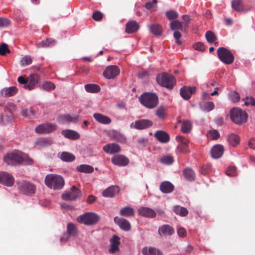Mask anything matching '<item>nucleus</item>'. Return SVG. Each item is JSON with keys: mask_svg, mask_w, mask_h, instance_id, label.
Here are the masks:
<instances>
[{"mask_svg": "<svg viewBox=\"0 0 255 255\" xmlns=\"http://www.w3.org/2000/svg\"><path fill=\"white\" fill-rule=\"evenodd\" d=\"M3 161L6 164L15 166L22 164L23 162L27 160L28 164H31L32 161L29 159L27 156L18 150H14L7 152L3 157Z\"/></svg>", "mask_w": 255, "mask_h": 255, "instance_id": "nucleus-1", "label": "nucleus"}, {"mask_svg": "<svg viewBox=\"0 0 255 255\" xmlns=\"http://www.w3.org/2000/svg\"><path fill=\"white\" fill-rule=\"evenodd\" d=\"M44 182L48 188L55 190L62 189L65 184L63 178L61 176L55 174L47 175Z\"/></svg>", "mask_w": 255, "mask_h": 255, "instance_id": "nucleus-2", "label": "nucleus"}, {"mask_svg": "<svg viewBox=\"0 0 255 255\" xmlns=\"http://www.w3.org/2000/svg\"><path fill=\"white\" fill-rule=\"evenodd\" d=\"M140 103L145 107L152 109L157 107L158 104V97L153 93L145 92L141 94L138 98Z\"/></svg>", "mask_w": 255, "mask_h": 255, "instance_id": "nucleus-3", "label": "nucleus"}, {"mask_svg": "<svg viewBox=\"0 0 255 255\" xmlns=\"http://www.w3.org/2000/svg\"><path fill=\"white\" fill-rule=\"evenodd\" d=\"M156 81L160 86L170 90L173 89L176 84V80L174 76L167 73H162L157 75Z\"/></svg>", "mask_w": 255, "mask_h": 255, "instance_id": "nucleus-4", "label": "nucleus"}, {"mask_svg": "<svg viewBox=\"0 0 255 255\" xmlns=\"http://www.w3.org/2000/svg\"><path fill=\"white\" fill-rule=\"evenodd\" d=\"M230 117L232 121L238 125H242L247 121L248 114L242 109L234 108L230 111Z\"/></svg>", "mask_w": 255, "mask_h": 255, "instance_id": "nucleus-5", "label": "nucleus"}, {"mask_svg": "<svg viewBox=\"0 0 255 255\" xmlns=\"http://www.w3.org/2000/svg\"><path fill=\"white\" fill-rule=\"evenodd\" d=\"M99 216L92 212L85 213L77 217V221L86 225H91L97 223L99 220Z\"/></svg>", "mask_w": 255, "mask_h": 255, "instance_id": "nucleus-6", "label": "nucleus"}, {"mask_svg": "<svg viewBox=\"0 0 255 255\" xmlns=\"http://www.w3.org/2000/svg\"><path fill=\"white\" fill-rule=\"evenodd\" d=\"M217 55L219 59L226 64H231L234 60L233 53L225 47H220L217 50Z\"/></svg>", "mask_w": 255, "mask_h": 255, "instance_id": "nucleus-7", "label": "nucleus"}, {"mask_svg": "<svg viewBox=\"0 0 255 255\" xmlns=\"http://www.w3.org/2000/svg\"><path fill=\"white\" fill-rule=\"evenodd\" d=\"M81 196V191L75 186H73L69 191L62 195V199L66 201H74L80 198Z\"/></svg>", "mask_w": 255, "mask_h": 255, "instance_id": "nucleus-8", "label": "nucleus"}, {"mask_svg": "<svg viewBox=\"0 0 255 255\" xmlns=\"http://www.w3.org/2000/svg\"><path fill=\"white\" fill-rule=\"evenodd\" d=\"M57 128L56 124L45 123L40 124L35 128V131L39 134H48L55 130Z\"/></svg>", "mask_w": 255, "mask_h": 255, "instance_id": "nucleus-9", "label": "nucleus"}, {"mask_svg": "<svg viewBox=\"0 0 255 255\" xmlns=\"http://www.w3.org/2000/svg\"><path fill=\"white\" fill-rule=\"evenodd\" d=\"M120 69L116 65H110L108 66L103 72V76L108 79L115 78L119 74Z\"/></svg>", "mask_w": 255, "mask_h": 255, "instance_id": "nucleus-10", "label": "nucleus"}, {"mask_svg": "<svg viewBox=\"0 0 255 255\" xmlns=\"http://www.w3.org/2000/svg\"><path fill=\"white\" fill-rule=\"evenodd\" d=\"M14 182V178L12 175L6 172H0V183L7 186H12Z\"/></svg>", "mask_w": 255, "mask_h": 255, "instance_id": "nucleus-11", "label": "nucleus"}, {"mask_svg": "<svg viewBox=\"0 0 255 255\" xmlns=\"http://www.w3.org/2000/svg\"><path fill=\"white\" fill-rule=\"evenodd\" d=\"M18 189L24 194L30 195L35 193L36 187L33 184L29 182H23L18 186Z\"/></svg>", "mask_w": 255, "mask_h": 255, "instance_id": "nucleus-12", "label": "nucleus"}, {"mask_svg": "<svg viewBox=\"0 0 255 255\" xmlns=\"http://www.w3.org/2000/svg\"><path fill=\"white\" fill-rule=\"evenodd\" d=\"M111 161L114 165L119 166H125L129 163V159L125 155L121 154L114 156Z\"/></svg>", "mask_w": 255, "mask_h": 255, "instance_id": "nucleus-13", "label": "nucleus"}, {"mask_svg": "<svg viewBox=\"0 0 255 255\" xmlns=\"http://www.w3.org/2000/svg\"><path fill=\"white\" fill-rule=\"evenodd\" d=\"M79 121L80 117L78 115H71L69 114L61 115L57 119V121L60 123H64L65 122L77 123Z\"/></svg>", "mask_w": 255, "mask_h": 255, "instance_id": "nucleus-14", "label": "nucleus"}, {"mask_svg": "<svg viewBox=\"0 0 255 255\" xmlns=\"http://www.w3.org/2000/svg\"><path fill=\"white\" fill-rule=\"evenodd\" d=\"M114 221L122 230L125 231H129L131 229L130 223L125 218L115 217L114 218Z\"/></svg>", "mask_w": 255, "mask_h": 255, "instance_id": "nucleus-15", "label": "nucleus"}, {"mask_svg": "<svg viewBox=\"0 0 255 255\" xmlns=\"http://www.w3.org/2000/svg\"><path fill=\"white\" fill-rule=\"evenodd\" d=\"M175 233L174 228L168 224L160 226L158 230V233L160 236H171Z\"/></svg>", "mask_w": 255, "mask_h": 255, "instance_id": "nucleus-16", "label": "nucleus"}, {"mask_svg": "<svg viewBox=\"0 0 255 255\" xmlns=\"http://www.w3.org/2000/svg\"><path fill=\"white\" fill-rule=\"evenodd\" d=\"M196 88L195 87L184 86L181 88L180 91L181 96L186 100H189L191 95L196 92Z\"/></svg>", "mask_w": 255, "mask_h": 255, "instance_id": "nucleus-17", "label": "nucleus"}, {"mask_svg": "<svg viewBox=\"0 0 255 255\" xmlns=\"http://www.w3.org/2000/svg\"><path fill=\"white\" fill-rule=\"evenodd\" d=\"M152 124V122L149 120H139L135 122L133 128L138 129H143L151 127Z\"/></svg>", "mask_w": 255, "mask_h": 255, "instance_id": "nucleus-18", "label": "nucleus"}, {"mask_svg": "<svg viewBox=\"0 0 255 255\" xmlns=\"http://www.w3.org/2000/svg\"><path fill=\"white\" fill-rule=\"evenodd\" d=\"M103 149L106 153L112 154L119 152L121 151V147L116 143H109L105 145Z\"/></svg>", "mask_w": 255, "mask_h": 255, "instance_id": "nucleus-19", "label": "nucleus"}, {"mask_svg": "<svg viewBox=\"0 0 255 255\" xmlns=\"http://www.w3.org/2000/svg\"><path fill=\"white\" fill-rule=\"evenodd\" d=\"M27 80L28 83L24 85V87L30 90L33 89L34 86L38 83L39 77L37 74H32L29 76Z\"/></svg>", "mask_w": 255, "mask_h": 255, "instance_id": "nucleus-20", "label": "nucleus"}, {"mask_svg": "<svg viewBox=\"0 0 255 255\" xmlns=\"http://www.w3.org/2000/svg\"><path fill=\"white\" fill-rule=\"evenodd\" d=\"M138 214L147 218H154L156 216V213L152 209L148 207H140L138 210Z\"/></svg>", "mask_w": 255, "mask_h": 255, "instance_id": "nucleus-21", "label": "nucleus"}, {"mask_svg": "<svg viewBox=\"0 0 255 255\" xmlns=\"http://www.w3.org/2000/svg\"><path fill=\"white\" fill-rule=\"evenodd\" d=\"M119 192V188L116 186H112L104 190L102 193V195L107 198H112L114 197Z\"/></svg>", "mask_w": 255, "mask_h": 255, "instance_id": "nucleus-22", "label": "nucleus"}, {"mask_svg": "<svg viewBox=\"0 0 255 255\" xmlns=\"http://www.w3.org/2000/svg\"><path fill=\"white\" fill-rule=\"evenodd\" d=\"M120 238L116 236H113V238L110 240L111 246L109 249V252L113 254L119 250V246L120 245Z\"/></svg>", "mask_w": 255, "mask_h": 255, "instance_id": "nucleus-23", "label": "nucleus"}, {"mask_svg": "<svg viewBox=\"0 0 255 255\" xmlns=\"http://www.w3.org/2000/svg\"><path fill=\"white\" fill-rule=\"evenodd\" d=\"M139 28V25L135 20H130L126 24L125 31L127 33H133L137 31Z\"/></svg>", "mask_w": 255, "mask_h": 255, "instance_id": "nucleus-24", "label": "nucleus"}, {"mask_svg": "<svg viewBox=\"0 0 255 255\" xmlns=\"http://www.w3.org/2000/svg\"><path fill=\"white\" fill-rule=\"evenodd\" d=\"M224 147L221 144L214 145L211 150V155L213 158L217 159L221 157L224 152Z\"/></svg>", "mask_w": 255, "mask_h": 255, "instance_id": "nucleus-25", "label": "nucleus"}, {"mask_svg": "<svg viewBox=\"0 0 255 255\" xmlns=\"http://www.w3.org/2000/svg\"><path fill=\"white\" fill-rule=\"evenodd\" d=\"M61 133L65 137L71 140H77L80 138V134L77 131L72 129H64Z\"/></svg>", "mask_w": 255, "mask_h": 255, "instance_id": "nucleus-26", "label": "nucleus"}, {"mask_svg": "<svg viewBox=\"0 0 255 255\" xmlns=\"http://www.w3.org/2000/svg\"><path fill=\"white\" fill-rule=\"evenodd\" d=\"M93 117L97 122L102 124H110L112 122L109 117L100 113L94 114Z\"/></svg>", "mask_w": 255, "mask_h": 255, "instance_id": "nucleus-27", "label": "nucleus"}, {"mask_svg": "<svg viewBox=\"0 0 255 255\" xmlns=\"http://www.w3.org/2000/svg\"><path fill=\"white\" fill-rule=\"evenodd\" d=\"M160 190L164 193H171L174 190V186L168 181H164L160 185Z\"/></svg>", "mask_w": 255, "mask_h": 255, "instance_id": "nucleus-28", "label": "nucleus"}, {"mask_svg": "<svg viewBox=\"0 0 255 255\" xmlns=\"http://www.w3.org/2000/svg\"><path fill=\"white\" fill-rule=\"evenodd\" d=\"M155 136L158 141L162 143H166L169 140V136L168 133L162 130L156 131Z\"/></svg>", "mask_w": 255, "mask_h": 255, "instance_id": "nucleus-29", "label": "nucleus"}, {"mask_svg": "<svg viewBox=\"0 0 255 255\" xmlns=\"http://www.w3.org/2000/svg\"><path fill=\"white\" fill-rule=\"evenodd\" d=\"M141 252L144 255H163L161 251L155 248H149L148 249L144 247L142 249Z\"/></svg>", "mask_w": 255, "mask_h": 255, "instance_id": "nucleus-30", "label": "nucleus"}, {"mask_svg": "<svg viewBox=\"0 0 255 255\" xmlns=\"http://www.w3.org/2000/svg\"><path fill=\"white\" fill-rule=\"evenodd\" d=\"M120 214L121 216L124 217H132L134 215V210L130 206L125 207L121 209Z\"/></svg>", "mask_w": 255, "mask_h": 255, "instance_id": "nucleus-31", "label": "nucleus"}, {"mask_svg": "<svg viewBox=\"0 0 255 255\" xmlns=\"http://www.w3.org/2000/svg\"><path fill=\"white\" fill-rule=\"evenodd\" d=\"M17 92V89L16 87L12 86L1 90V94L4 97H10L14 95Z\"/></svg>", "mask_w": 255, "mask_h": 255, "instance_id": "nucleus-32", "label": "nucleus"}, {"mask_svg": "<svg viewBox=\"0 0 255 255\" xmlns=\"http://www.w3.org/2000/svg\"><path fill=\"white\" fill-rule=\"evenodd\" d=\"M149 28L150 32L155 36H160L162 33V28L159 24H151Z\"/></svg>", "mask_w": 255, "mask_h": 255, "instance_id": "nucleus-33", "label": "nucleus"}, {"mask_svg": "<svg viewBox=\"0 0 255 255\" xmlns=\"http://www.w3.org/2000/svg\"><path fill=\"white\" fill-rule=\"evenodd\" d=\"M59 158L63 161L65 162H72L75 159V156L72 153L68 152H62L59 156Z\"/></svg>", "mask_w": 255, "mask_h": 255, "instance_id": "nucleus-34", "label": "nucleus"}, {"mask_svg": "<svg viewBox=\"0 0 255 255\" xmlns=\"http://www.w3.org/2000/svg\"><path fill=\"white\" fill-rule=\"evenodd\" d=\"M184 175L186 179L189 181H194L195 179V173L192 169L187 167L183 170Z\"/></svg>", "mask_w": 255, "mask_h": 255, "instance_id": "nucleus-35", "label": "nucleus"}, {"mask_svg": "<svg viewBox=\"0 0 255 255\" xmlns=\"http://www.w3.org/2000/svg\"><path fill=\"white\" fill-rule=\"evenodd\" d=\"M232 7L238 12L243 11L244 10V7L243 0H233L232 1Z\"/></svg>", "mask_w": 255, "mask_h": 255, "instance_id": "nucleus-36", "label": "nucleus"}, {"mask_svg": "<svg viewBox=\"0 0 255 255\" xmlns=\"http://www.w3.org/2000/svg\"><path fill=\"white\" fill-rule=\"evenodd\" d=\"M111 135L112 138L117 141L125 142L126 140V138L124 135L116 130L112 131Z\"/></svg>", "mask_w": 255, "mask_h": 255, "instance_id": "nucleus-37", "label": "nucleus"}, {"mask_svg": "<svg viewBox=\"0 0 255 255\" xmlns=\"http://www.w3.org/2000/svg\"><path fill=\"white\" fill-rule=\"evenodd\" d=\"M77 169L80 172L91 173L94 171L93 166L87 164H81L77 167Z\"/></svg>", "mask_w": 255, "mask_h": 255, "instance_id": "nucleus-38", "label": "nucleus"}, {"mask_svg": "<svg viewBox=\"0 0 255 255\" xmlns=\"http://www.w3.org/2000/svg\"><path fill=\"white\" fill-rule=\"evenodd\" d=\"M173 210L177 215L182 217L186 216L188 214V211L186 208L180 206L173 207Z\"/></svg>", "mask_w": 255, "mask_h": 255, "instance_id": "nucleus-39", "label": "nucleus"}, {"mask_svg": "<svg viewBox=\"0 0 255 255\" xmlns=\"http://www.w3.org/2000/svg\"><path fill=\"white\" fill-rule=\"evenodd\" d=\"M55 41L54 40L49 38L43 40L38 43H36V46L37 48L46 47L53 46L55 44Z\"/></svg>", "mask_w": 255, "mask_h": 255, "instance_id": "nucleus-40", "label": "nucleus"}, {"mask_svg": "<svg viewBox=\"0 0 255 255\" xmlns=\"http://www.w3.org/2000/svg\"><path fill=\"white\" fill-rule=\"evenodd\" d=\"M170 27L172 30H182L183 24L182 23L178 20H172L170 23Z\"/></svg>", "mask_w": 255, "mask_h": 255, "instance_id": "nucleus-41", "label": "nucleus"}, {"mask_svg": "<svg viewBox=\"0 0 255 255\" xmlns=\"http://www.w3.org/2000/svg\"><path fill=\"white\" fill-rule=\"evenodd\" d=\"M67 232L69 236L75 237L78 233L77 229L74 224L69 223L67 226Z\"/></svg>", "mask_w": 255, "mask_h": 255, "instance_id": "nucleus-42", "label": "nucleus"}, {"mask_svg": "<svg viewBox=\"0 0 255 255\" xmlns=\"http://www.w3.org/2000/svg\"><path fill=\"white\" fill-rule=\"evenodd\" d=\"M85 89L89 93H98L100 91V87L95 84H86L85 86Z\"/></svg>", "mask_w": 255, "mask_h": 255, "instance_id": "nucleus-43", "label": "nucleus"}, {"mask_svg": "<svg viewBox=\"0 0 255 255\" xmlns=\"http://www.w3.org/2000/svg\"><path fill=\"white\" fill-rule=\"evenodd\" d=\"M52 143V140L48 138H41L38 139L36 142L37 145L43 147L50 145Z\"/></svg>", "mask_w": 255, "mask_h": 255, "instance_id": "nucleus-44", "label": "nucleus"}, {"mask_svg": "<svg viewBox=\"0 0 255 255\" xmlns=\"http://www.w3.org/2000/svg\"><path fill=\"white\" fill-rule=\"evenodd\" d=\"M240 137L235 134H231L228 138L229 143L232 146H235L240 143Z\"/></svg>", "mask_w": 255, "mask_h": 255, "instance_id": "nucleus-45", "label": "nucleus"}, {"mask_svg": "<svg viewBox=\"0 0 255 255\" xmlns=\"http://www.w3.org/2000/svg\"><path fill=\"white\" fill-rule=\"evenodd\" d=\"M215 105L212 102H207L201 105L200 109L205 112H209L214 109Z\"/></svg>", "mask_w": 255, "mask_h": 255, "instance_id": "nucleus-46", "label": "nucleus"}, {"mask_svg": "<svg viewBox=\"0 0 255 255\" xmlns=\"http://www.w3.org/2000/svg\"><path fill=\"white\" fill-rule=\"evenodd\" d=\"M21 115L23 116L27 117L29 119H32L35 117L34 111L31 108H30L29 109H23L21 111Z\"/></svg>", "mask_w": 255, "mask_h": 255, "instance_id": "nucleus-47", "label": "nucleus"}, {"mask_svg": "<svg viewBox=\"0 0 255 255\" xmlns=\"http://www.w3.org/2000/svg\"><path fill=\"white\" fill-rule=\"evenodd\" d=\"M192 128V124L190 121H184L181 125V130L185 133L189 132Z\"/></svg>", "mask_w": 255, "mask_h": 255, "instance_id": "nucleus-48", "label": "nucleus"}, {"mask_svg": "<svg viewBox=\"0 0 255 255\" xmlns=\"http://www.w3.org/2000/svg\"><path fill=\"white\" fill-rule=\"evenodd\" d=\"M205 37L207 41L210 43H214L217 39V37L212 31H207Z\"/></svg>", "mask_w": 255, "mask_h": 255, "instance_id": "nucleus-49", "label": "nucleus"}, {"mask_svg": "<svg viewBox=\"0 0 255 255\" xmlns=\"http://www.w3.org/2000/svg\"><path fill=\"white\" fill-rule=\"evenodd\" d=\"M161 163L166 165H170L172 164L174 161L173 157L170 155H165L162 157L160 159Z\"/></svg>", "mask_w": 255, "mask_h": 255, "instance_id": "nucleus-50", "label": "nucleus"}, {"mask_svg": "<svg viewBox=\"0 0 255 255\" xmlns=\"http://www.w3.org/2000/svg\"><path fill=\"white\" fill-rule=\"evenodd\" d=\"M165 14L167 18L171 21L175 20L178 17V13L173 10L167 11Z\"/></svg>", "mask_w": 255, "mask_h": 255, "instance_id": "nucleus-51", "label": "nucleus"}, {"mask_svg": "<svg viewBox=\"0 0 255 255\" xmlns=\"http://www.w3.org/2000/svg\"><path fill=\"white\" fill-rule=\"evenodd\" d=\"M55 85L51 82H45L42 85V88L47 91H51L55 89Z\"/></svg>", "mask_w": 255, "mask_h": 255, "instance_id": "nucleus-52", "label": "nucleus"}, {"mask_svg": "<svg viewBox=\"0 0 255 255\" xmlns=\"http://www.w3.org/2000/svg\"><path fill=\"white\" fill-rule=\"evenodd\" d=\"M156 115L160 119H163L165 117V110L163 106L159 107L156 110Z\"/></svg>", "mask_w": 255, "mask_h": 255, "instance_id": "nucleus-53", "label": "nucleus"}, {"mask_svg": "<svg viewBox=\"0 0 255 255\" xmlns=\"http://www.w3.org/2000/svg\"><path fill=\"white\" fill-rule=\"evenodd\" d=\"M226 173L230 176H235L237 175V168L235 166H229L226 170Z\"/></svg>", "mask_w": 255, "mask_h": 255, "instance_id": "nucleus-54", "label": "nucleus"}, {"mask_svg": "<svg viewBox=\"0 0 255 255\" xmlns=\"http://www.w3.org/2000/svg\"><path fill=\"white\" fill-rule=\"evenodd\" d=\"M32 59L30 56H25L23 57L20 63L22 66H27L30 65L32 63Z\"/></svg>", "mask_w": 255, "mask_h": 255, "instance_id": "nucleus-55", "label": "nucleus"}, {"mask_svg": "<svg viewBox=\"0 0 255 255\" xmlns=\"http://www.w3.org/2000/svg\"><path fill=\"white\" fill-rule=\"evenodd\" d=\"M6 53H10L8 45L5 43H2L0 46V55H5Z\"/></svg>", "mask_w": 255, "mask_h": 255, "instance_id": "nucleus-56", "label": "nucleus"}, {"mask_svg": "<svg viewBox=\"0 0 255 255\" xmlns=\"http://www.w3.org/2000/svg\"><path fill=\"white\" fill-rule=\"evenodd\" d=\"M245 101V105L246 106L252 105L255 106V99L252 97H246L245 99H243Z\"/></svg>", "mask_w": 255, "mask_h": 255, "instance_id": "nucleus-57", "label": "nucleus"}, {"mask_svg": "<svg viewBox=\"0 0 255 255\" xmlns=\"http://www.w3.org/2000/svg\"><path fill=\"white\" fill-rule=\"evenodd\" d=\"M92 17L95 21H99L102 19L103 14L100 11H96L93 12Z\"/></svg>", "mask_w": 255, "mask_h": 255, "instance_id": "nucleus-58", "label": "nucleus"}, {"mask_svg": "<svg viewBox=\"0 0 255 255\" xmlns=\"http://www.w3.org/2000/svg\"><path fill=\"white\" fill-rule=\"evenodd\" d=\"M230 97L231 101L234 103L239 102L240 99L239 94L235 91L230 94Z\"/></svg>", "mask_w": 255, "mask_h": 255, "instance_id": "nucleus-59", "label": "nucleus"}, {"mask_svg": "<svg viewBox=\"0 0 255 255\" xmlns=\"http://www.w3.org/2000/svg\"><path fill=\"white\" fill-rule=\"evenodd\" d=\"M10 23L9 19L6 17H0V27H7Z\"/></svg>", "mask_w": 255, "mask_h": 255, "instance_id": "nucleus-60", "label": "nucleus"}, {"mask_svg": "<svg viewBox=\"0 0 255 255\" xmlns=\"http://www.w3.org/2000/svg\"><path fill=\"white\" fill-rule=\"evenodd\" d=\"M209 136L211 139L216 140L220 137V133L217 130H212L208 132Z\"/></svg>", "mask_w": 255, "mask_h": 255, "instance_id": "nucleus-61", "label": "nucleus"}, {"mask_svg": "<svg viewBox=\"0 0 255 255\" xmlns=\"http://www.w3.org/2000/svg\"><path fill=\"white\" fill-rule=\"evenodd\" d=\"M176 139L178 141L181 142V143L182 144V145L186 146L189 143V141L186 138L181 135L177 136Z\"/></svg>", "mask_w": 255, "mask_h": 255, "instance_id": "nucleus-62", "label": "nucleus"}, {"mask_svg": "<svg viewBox=\"0 0 255 255\" xmlns=\"http://www.w3.org/2000/svg\"><path fill=\"white\" fill-rule=\"evenodd\" d=\"M177 232L178 235L181 238H185L187 236L186 230L182 227L179 228Z\"/></svg>", "mask_w": 255, "mask_h": 255, "instance_id": "nucleus-63", "label": "nucleus"}, {"mask_svg": "<svg viewBox=\"0 0 255 255\" xmlns=\"http://www.w3.org/2000/svg\"><path fill=\"white\" fill-rule=\"evenodd\" d=\"M137 142L143 147H145L148 144V139L143 137H140L137 139Z\"/></svg>", "mask_w": 255, "mask_h": 255, "instance_id": "nucleus-64", "label": "nucleus"}]
</instances>
